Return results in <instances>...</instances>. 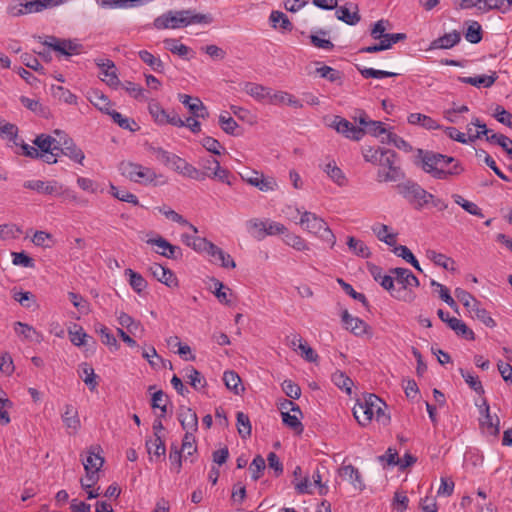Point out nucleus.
<instances>
[{"label": "nucleus", "instance_id": "f257e3e1", "mask_svg": "<svg viewBox=\"0 0 512 512\" xmlns=\"http://www.w3.org/2000/svg\"><path fill=\"white\" fill-rule=\"evenodd\" d=\"M418 158L422 170L437 180H450L464 172L462 164L452 156L419 150Z\"/></svg>", "mask_w": 512, "mask_h": 512}, {"label": "nucleus", "instance_id": "f03ea898", "mask_svg": "<svg viewBox=\"0 0 512 512\" xmlns=\"http://www.w3.org/2000/svg\"><path fill=\"white\" fill-rule=\"evenodd\" d=\"M212 20L210 15L191 9L169 10L154 19L153 27L157 30L179 29L193 24H210Z\"/></svg>", "mask_w": 512, "mask_h": 512}, {"label": "nucleus", "instance_id": "7ed1b4c3", "mask_svg": "<svg viewBox=\"0 0 512 512\" xmlns=\"http://www.w3.org/2000/svg\"><path fill=\"white\" fill-rule=\"evenodd\" d=\"M389 272L394 275V283L396 282L399 285L392 292V297L405 303L414 302L416 294L413 291V287L420 285L418 278L407 268H391Z\"/></svg>", "mask_w": 512, "mask_h": 512}, {"label": "nucleus", "instance_id": "20e7f679", "mask_svg": "<svg viewBox=\"0 0 512 512\" xmlns=\"http://www.w3.org/2000/svg\"><path fill=\"white\" fill-rule=\"evenodd\" d=\"M396 188L398 193L417 210H421L425 207L427 205V199L432 198L431 193L413 181L400 183Z\"/></svg>", "mask_w": 512, "mask_h": 512}, {"label": "nucleus", "instance_id": "39448f33", "mask_svg": "<svg viewBox=\"0 0 512 512\" xmlns=\"http://www.w3.org/2000/svg\"><path fill=\"white\" fill-rule=\"evenodd\" d=\"M397 154L393 150L381 151L379 164L382 169L377 173L379 182H395L404 177L399 166L396 165Z\"/></svg>", "mask_w": 512, "mask_h": 512}, {"label": "nucleus", "instance_id": "423d86ee", "mask_svg": "<svg viewBox=\"0 0 512 512\" xmlns=\"http://www.w3.org/2000/svg\"><path fill=\"white\" fill-rule=\"evenodd\" d=\"M455 296L464 305L470 314H474L473 317L480 320L487 327L493 328L496 326V322L489 315L488 311L481 307L480 302L475 299L469 292L462 288H456Z\"/></svg>", "mask_w": 512, "mask_h": 512}, {"label": "nucleus", "instance_id": "0eeeda50", "mask_svg": "<svg viewBox=\"0 0 512 512\" xmlns=\"http://www.w3.org/2000/svg\"><path fill=\"white\" fill-rule=\"evenodd\" d=\"M119 169L124 177L138 184H149L157 178L152 168L138 163L121 162Z\"/></svg>", "mask_w": 512, "mask_h": 512}, {"label": "nucleus", "instance_id": "6e6552de", "mask_svg": "<svg viewBox=\"0 0 512 512\" xmlns=\"http://www.w3.org/2000/svg\"><path fill=\"white\" fill-rule=\"evenodd\" d=\"M377 405H380V398L375 394L363 395L357 400L353 408V415L361 426H366L371 422Z\"/></svg>", "mask_w": 512, "mask_h": 512}, {"label": "nucleus", "instance_id": "1a4fd4ad", "mask_svg": "<svg viewBox=\"0 0 512 512\" xmlns=\"http://www.w3.org/2000/svg\"><path fill=\"white\" fill-rule=\"evenodd\" d=\"M63 3V0H20V2L11 7L10 11L13 16L37 13L45 9L56 7Z\"/></svg>", "mask_w": 512, "mask_h": 512}, {"label": "nucleus", "instance_id": "9d476101", "mask_svg": "<svg viewBox=\"0 0 512 512\" xmlns=\"http://www.w3.org/2000/svg\"><path fill=\"white\" fill-rule=\"evenodd\" d=\"M33 143L43 155L40 158H43L44 162L48 164H55L57 162L59 153L54 136L40 134L34 139Z\"/></svg>", "mask_w": 512, "mask_h": 512}, {"label": "nucleus", "instance_id": "9b49d317", "mask_svg": "<svg viewBox=\"0 0 512 512\" xmlns=\"http://www.w3.org/2000/svg\"><path fill=\"white\" fill-rule=\"evenodd\" d=\"M24 188L34 190L40 194L52 195V196H60L63 192V184L52 180V181H42V180H29L24 182Z\"/></svg>", "mask_w": 512, "mask_h": 512}, {"label": "nucleus", "instance_id": "f8f14e48", "mask_svg": "<svg viewBox=\"0 0 512 512\" xmlns=\"http://www.w3.org/2000/svg\"><path fill=\"white\" fill-rule=\"evenodd\" d=\"M331 127L346 138L355 141L360 140L364 136L363 129L354 126L350 121L342 118L341 116H334Z\"/></svg>", "mask_w": 512, "mask_h": 512}, {"label": "nucleus", "instance_id": "ddd939ff", "mask_svg": "<svg viewBox=\"0 0 512 512\" xmlns=\"http://www.w3.org/2000/svg\"><path fill=\"white\" fill-rule=\"evenodd\" d=\"M148 244L157 246L156 253L168 259H181L183 256L182 249L179 246L172 245L165 238L158 236L147 240Z\"/></svg>", "mask_w": 512, "mask_h": 512}, {"label": "nucleus", "instance_id": "4468645a", "mask_svg": "<svg viewBox=\"0 0 512 512\" xmlns=\"http://www.w3.org/2000/svg\"><path fill=\"white\" fill-rule=\"evenodd\" d=\"M43 44L65 56L77 54L81 47V45L71 40L58 39L55 36H49Z\"/></svg>", "mask_w": 512, "mask_h": 512}, {"label": "nucleus", "instance_id": "2eb2a0df", "mask_svg": "<svg viewBox=\"0 0 512 512\" xmlns=\"http://www.w3.org/2000/svg\"><path fill=\"white\" fill-rule=\"evenodd\" d=\"M178 420L185 430V433L194 434L198 430V417L195 411L190 407L180 406L178 411Z\"/></svg>", "mask_w": 512, "mask_h": 512}, {"label": "nucleus", "instance_id": "dca6fc26", "mask_svg": "<svg viewBox=\"0 0 512 512\" xmlns=\"http://www.w3.org/2000/svg\"><path fill=\"white\" fill-rule=\"evenodd\" d=\"M149 152L152 153L156 159L161 162L163 165L173 169L177 172V169L179 168L180 164L184 160L183 158L179 157L178 155L171 153L169 151L164 150L161 147H153L151 146L149 148Z\"/></svg>", "mask_w": 512, "mask_h": 512}, {"label": "nucleus", "instance_id": "f3484780", "mask_svg": "<svg viewBox=\"0 0 512 512\" xmlns=\"http://www.w3.org/2000/svg\"><path fill=\"white\" fill-rule=\"evenodd\" d=\"M149 271L155 279H157L159 282L165 284L166 286H168V287H177L178 286V280H177L175 274L170 269H168L158 263H153L149 267Z\"/></svg>", "mask_w": 512, "mask_h": 512}, {"label": "nucleus", "instance_id": "a211bd4d", "mask_svg": "<svg viewBox=\"0 0 512 512\" xmlns=\"http://www.w3.org/2000/svg\"><path fill=\"white\" fill-rule=\"evenodd\" d=\"M179 101L188 107L191 114L197 118H207L209 113L199 98H193L187 94H179Z\"/></svg>", "mask_w": 512, "mask_h": 512}, {"label": "nucleus", "instance_id": "6ab92c4d", "mask_svg": "<svg viewBox=\"0 0 512 512\" xmlns=\"http://www.w3.org/2000/svg\"><path fill=\"white\" fill-rule=\"evenodd\" d=\"M342 322L347 330H350L356 336H362L367 333L369 326L358 317H353L347 310L341 315Z\"/></svg>", "mask_w": 512, "mask_h": 512}, {"label": "nucleus", "instance_id": "aec40b11", "mask_svg": "<svg viewBox=\"0 0 512 512\" xmlns=\"http://www.w3.org/2000/svg\"><path fill=\"white\" fill-rule=\"evenodd\" d=\"M339 475L343 479L348 480L353 485L354 489L362 491L365 488V484L363 482L361 473L352 464L343 465L342 467H340Z\"/></svg>", "mask_w": 512, "mask_h": 512}, {"label": "nucleus", "instance_id": "412c9836", "mask_svg": "<svg viewBox=\"0 0 512 512\" xmlns=\"http://www.w3.org/2000/svg\"><path fill=\"white\" fill-rule=\"evenodd\" d=\"M324 219L318 217L315 213L304 211L301 215L299 224L308 232L318 234L325 225Z\"/></svg>", "mask_w": 512, "mask_h": 512}, {"label": "nucleus", "instance_id": "4be33fe9", "mask_svg": "<svg viewBox=\"0 0 512 512\" xmlns=\"http://www.w3.org/2000/svg\"><path fill=\"white\" fill-rule=\"evenodd\" d=\"M96 64L101 69V73L104 75V78L102 79L103 81H105L111 87H116L120 84L113 61L109 59H99L96 61Z\"/></svg>", "mask_w": 512, "mask_h": 512}, {"label": "nucleus", "instance_id": "5701e85b", "mask_svg": "<svg viewBox=\"0 0 512 512\" xmlns=\"http://www.w3.org/2000/svg\"><path fill=\"white\" fill-rule=\"evenodd\" d=\"M461 41V34L457 30L446 33L441 37L434 39L430 43L429 50L434 49H451Z\"/></svg>", "mask_w": 512, "mask_h": 512}, {"label": "nucleus", "instance_id": "b1692460", "mask_svg": "<svg viewBox=\"0 0 512 512\" xmlns=\"http://www.w3.org/2000/svg\"><path fill=\"white\" fill-rule=\"evenodd\" d=\"M243 91L257 101L267 100L270 103L272 90L261 84L246 82L243 86Z\"/></svg>", "mask_w": 512, "mask_h": 512}, {"label": "nucleus", "instance_id": "393cba45", "mask_svg": "<svg viewBox=\"0 0 512 512\" xmlns=\"http://www.w3.org/2000/svg\"><path fill=\"white\" fill-rule=\"evenodd\" d=\"M100 447H91L87 452V457L83 459L85 472L98 473L103 466L104 459L99 454Z\"/></svg>", "mask_w": 512, "mask_h": 512}, {"label": "nucleus", "instance_id": "a878e982", "mask_svg": "<svg viewBox=\"0 0 512 512\" xmlns=\"http://www.w3.org/2000/svg\"><path fill=\"white\" fill-rule=\"evenodd\" d=\"M147 452L150 455V461H157L161 458L164 459L166 453V446L161 436L153 437L146 440Z\"/></svg>", "mask_w": 512, "mask_h": 512}, {"label": "nucleus", "instance_id": "bb28decb", "mask_svg": "<svg viewBox=\"0 0 512 512\" xmlns=\"http://www.w3.org/2000/svg\"><path fill=\"white\" fill-rule=\"evenodd\" d=\"M62 420L66 428L71 429L73 433L77 432L80 428L81 424L77 409L71 404L65 405V410L62 414Z\"/></svg>", "mask_w": 512, "mask_h": 512}, {"label": "nucleus", "instance_id": "cd10ccee", "mask_svg": "<svg viewBox=\"0 0 512 512\" xmlns=\"http://www.w3.org/2000/svg\"><path fill=\"white\" fill-rule=\"evenodd\" d=\"M498 76L496 72H493L491 75H478L474 77H460V82L464 84H469L475 87H491L495 81L497 80Z\"/></svg>", "mask_w": 512, "mask_h": 512}, {"label": "nucleus", "instance_id": "c85d7f7f", "mask_svg": "<svg viewBox=\"0 0 512 512\" xmlns=\"http://www.w3.org/2000/svg\"><path fill=\"white\" fill-rule=\"evenodd\" d=\"M372 231L380 241L389 246H395L397 234L390 232L389 226L376 223L372 226Z\"/></svg>", "mask_w": 512, "mask_h": 512}, {"label": "nucleus", "instance_id": "c756f323", "mask_svg": "<svg viewBox=\"0 0 512 512\" xmlns=\"http://www.w3.org/2000/svg\"><path fill=\"white\" fill-rule=\"evenodd\" d=\"M407 120L409 124L420 125L427 130H436L441 127L433 118L421 113H411Z\"/></svg>", "mask_w": 512, "mask_h": 512}, {"label": "nucleus", "instance_id": "7c9ffc66", "mask_svg": "<svg viewBox=\"0 0 512 512\" xmlns=\"http://www.w3.org/2000/svg\"><path fill=\"white\" fill-rule=\"evenodd\" d=\"M286 103L287 105L299 109L302 108V103L292 94L284 91H279L271 94L270 104Z\"/></svg>", "mask_w": 512, "mask_h": 512}, {"label": "nucleus", "instance_id": "2f4dec72", "mask_svg": "<svg viewBox=\"0 0 512 512\" xmlns=\"http://www.w3.org/2000/svg\"><path fill=\"white\" fill-rule=\"evenodd\" d=\"M448 326L460 337L467 340H474V332L460 319L452 318L448 321Z\"/></svg>", "mask_w": 512, "mask_h": 512}, {"label": "nucleus", "instance_id": "473e14b6", "mask_svg": "<svg viewBox=\"0 0 512 512\" xmlns=\"http://www.w3.org/2000/svg\"><path fill=\"white\" fill-rule=\"evenodd\" d=\"M139 58L147 64L154 72L163 73L164 63L159 57H155L152 53L147 50H141L138 52Z\"/></svg>", "mask_w": 512, "mask_h": 512}, {"label": "nucleus", "instance_id": "72a5a7b5", "mask_svg": "<svg viewBox=\"0 0 512 512\" xmlns=\"http://www.w3.org/2000/svg\"><path fill=\"white\" fill-rule=\"evenodd\" d=\"M426 256L435 265L440 266L446 270H454L453 265L455 264V261L452 258L442 253H438L435 250H427Z\"/></svg>", "mask_w": 512, "mask_h": 512}, {"label": "nucleus", "instance_id": "f704fd0d", "mask_svg": "<svg viewBox=\"0 0 512 512\" xmlns=\"http://www.w3.org/2000/svg\"><path fill=\"white\" fill-rule=\"evenodd\" d=\"M95 331L99 334L104 345H107L111 350L116 351L119 349V343L117 339L106 326L103 324H97L95 326Z\"/></svg>", "mask_w": 512, "mask_h": 512}, {"label": "nucleus", "instance_id": "c9c22d12", "mask_svg": "<svg viewBox=\"0 0 512 512\" xmlns=\"http://www.w3.org/2000/svg\"><path fill=\"white\" fill-rule=\"evenodd\" d=\"M177 173L183 175L184 177H188L190 179L202 181L206 179L205 172H201L199 169L188 163L185 159L180 164L177 169Z\"/></svg>", "mask_w": 512, "mask_h": 512}, {"label": "nucleus", "instance_id": "e433bc0d", "mask_svg": "<svg viewBox=\"0 0 512 512\" xmlns=\"http://www.w3.org/2000/svg\"><path fill=\"white\" fill-rule=\"evenodd\" d=\"M347 245L351 252L356 256L362 258H369L371 255L370 249L368 246L362 241L353 236H349L347 238Z\"/></svg>", "mask_w": 512, "mask_h": 512}, {"label": "nucleus", "instance_id": "4c0bfd02", "mask_svg": "<svg viewBox=\"0 0 512 512\" xmlns=\"http://www.w3.org/2000/svg\"><path fill=\"white\" fill-rule=\"evenodd\" d=\"M124 273L128 276L129 285L136 293L140 294L146 289L147 281L140 273L135 272L130 268L126 269Z\"/></svg>", "mask_w": 512, "mask_h": 512}, {"label": "nucleus", "instance_id": "58836bf2", "mask_svg": "<svg viewBox=\"0 0 512 512\" xmlns=\"http://www.w3.org/2000/svg\"><path fill=\"white\" fill-rule=\"evenodd\" d=\"M14 330L18 335L23 336L24 339L29 341L36 340L39 342L42 339L41 334L37 332L32 326L26 323L16 322L14 325Z\"/></svg>", "mask_w": 512, "mask_h": 512}, {"label": "nucleus", "instance_id": "ea45409f", "mask_svg": "<svg viewBox=\"0 0 512 512\" xmlns=\"http://www.w3.org/2000/svg\"><path fill=\"white\" fill-rule=\"evenodd\" d=\"M452 199L456 204L461 206L469 214L477 216L479 218L484 217L481 208L476 203L466 200L459 194H453Z\"/></svg>", "mask_w": 512, "mask_h": 512}, {"label": "nucleus", "instance_id": "a19ab883", "mask_svg": "<svg viewBox=\"0 0 512 512\" xmlns=\"http://www.w3.org/2000/svg\"><path fill=\"white\" fill-rule=\"evenodd\" d=\"M316 73L321 77L325 78L332 83H342L343 74L341 71L334 69L330 66L323 65L316 68Z\"/></svg>", "mask_w": 512, "mask_h": 512}, {"label": "nucleus", "instance_id": "79ce46f5", "mask_svg": "<svg viewBox=\"0 0 512 512\" xmlns=\"http://www.w3.org/2000/svg\"><path fill=\"white\" fill-rule=\"evenodd\" d=\"M80 377H82L83 382L89 387L91 391H94L98 385L96 381V374L94 373V369L88 363H82L80 365Z\"/></svg>", "mask_w": 512, "mask_h": 512}, {"label": "nucleus", "instance_id": "37998d69", "mask_svg": "<svg viewBox=\"0 0 512 512\" xmlns=\"http://www.w3.org/2000/svg\"><path fill=\"white\" fill-rule=\"evenodd\" d=\"M185 459L193 456L197 452L196 439L194 434L185 433L182 439L181 448L179 449Z\"/></svg>", "mask_w": 512, "mask_h": 512}, {"label": "nucleus", "instance_id": "c03bdc74", "mask_svg": "<svg viewBox=\"0 0 512 512\" xmlns=\"http://www.w3.org/2000/svg\"><path fill=\"white\" fill-rule=\"evenodd\" d=\"M237 430L242 439H247L251 436V423L247 414L244 412H237Z\"/></svg>", "mask_w": 512, "mask_h": 512}, {"label": "nucleus", "instance_id": "a18cd8bd", "mask_svg": "<svg viewBox=\"0 0 512 512\" xmlns=\"http://www.w3.org/2000/svg\"><path fill=\"white\" fill-rule=\"evenodd\" d=\"M165 48L171 53L180 57H186L190 52V48L179 42L177 39L167 38L163 41Z\"/></svg>", "mask_w": 512, "mask_h": 512}, {"label": "nucleus", "instance_id": "49530a36", "mask_svg": "<svg viewBox=\"0 0 512 512\" xmlns=\"http://www.w3.org/2000/svg\"><path fill=\"white\" fill-rule=\"evenodd\" d=\"M336 16L339 20L348 25H355L360 21L358 11L351 12L346 6H340L336 10Z\"/></svg>", "mask_w": 512, "mask_h": 512}, {"label": "nucleus", "instance_id": "de8ad7c7", "mask_svg": "<svg viewBox=\"0 0 512 512\" xmlns=\"http://www.w3.org/2000/svg\"><path fill=\"white\" fill-rule=\"evenodd\" d=\"M284 243L297 251L309 250V245L301 236L294 233H286L284 236Z\"/></svg>", "mask_w": 512, "mask_h": 512}, {"label": "nucleus", "instance_id": "09e8293b", "mask_svg": "<svg viewBox=\"0 0 512 512\" xmlns=\"http://www.w3.org/2000/svg\"><path fill=\"white\" fill-rule=\"evenodd\" d=\"M186 378L189 384L195 389L200 390L206 386V380L202 374L194 367H189L186 370Z\"/></svg>", "mask_w": 512, "mask_h": 512}, {"label": "nucleus", "instance_id": "8fccbe9b", "mask_svg": "<svg viewBox=\"0 0 512 512\" xmlns=\"http://www.w3.org/2000/svg\"><path fill=\"white\" fill-rule=\"evenodd\" d=\"M270 22L272 23V26L276 28L278 25L283 29L287 31H291L293 28L292 23L288 19L287 15L280 11H272L270 14Z\"/></svg>", "mask_w": 512, "mask_h": 512}, {"label": "nucleus", "instance_id": "3c124183", "mask_svg": "<svg viewBox=\"0 0 512 512\" xmlns=\"http://www.w3.org/2000/svg\"><path fill=\"white\" fill-rule=\"evenodd\" d=\"M159 211L163 215H165V217L168 218L169 220L179 223L181 225L188 226L193 231L194 234L198 233L197 227H195L193 224L189 223L182 215H180L176 211H174L172 209H167L166 207L160 208Z\"/></svg>", "mask_w": 512, "mask_h": 512}, {"label": "nucleus", "instance_id": "603ef678", "mask_svg": "<svg viewBox=\"0 0 512 512\" xmlns=\"http://www.w3.org/2000/svg\"><path fill=\"white\" fill-rule=\"evenodd\" d=\"M122 87L134 99L138 101L148 100L145 90L140 85L131 81H126L122 84Z\"/></svg>", "mask_w": 512, "mask_h": 512}, {"label": "nucleus", "instance_id": "864d4df0", "mask_svg": "<svg viewBox=\"0 0 512 512\" xmlns=\"http://www.w3.org/2000/svg\"><path fill=\"white\" fill-rule=\"evenodd\" d=\"M206 178L216 179L222 183H226L228 185H232L230 181L231 173L226 168H222L220 163H216V166L213 168L212 172H205Z\"/></svg>", "mask_w": 512, "mask_h": 512}, {"label": "nucleus", "instance_id": "5fc2aeb1", "mask_svg": "<svg viewBox=\"0 0 512 512\" xmlns=\"http://www.w3.org/2000/svg\"><path fill=\"white\" fill-rule=\"evenodd\" d=\"M148 110L157 124L163 125L168 112L155 100H150Z\"/></svg>", "mask_w": 512, "mask_h": 512}, {"label": "nucleus", "instance_id": "6e6d98bb", "mask_svg": "<svg viewBox=\"0 0 512 512\" xmlns=\"http://www.w3.org/2000/svg\"><path fill=\"white\" fill-rule=\"evenodd\" d=\"M282 421L298 435H300L304 430V427L296 414L291 415L288 411H282Z\"/></svg>", "mask_w": 512, "mask_h": 512}, {"label": "nucleus", "instance_id": "4d7b16f0", "mask_svg": "<svg viewBox=\"0 0 512 512\" xmlns=\"http://www.w3.org/2000/svg\"><path fill=\"white\" fill-rule=\"evenodd\" d=\"M167 402L168 396L162 390H158L152 395L151 407L160 409L161 414L159 416L164 417L167 412Z\"/></svg>", "mask_w": 512, "mask_h": 512}, {"label": "nucleus", "instance_id": "13d9d810", "mask_svg": "<svg viewBox=\"0 0 512 512\" xmlns=\"http://www.w3.org/2000/svg\"><path fill=\"white\" fill-rule=\"evenodd\" d=\"M111 194L120 201L130 203L132 205H138L139 201L136 195L130 193L127 190L118 189L113 184L110 185Z\"/></svg>", "mask_w": 512, "mask_h": 512}, {"label": "nucleus", "instance_id": "bf43d9fd", "mask_svg": "<svg viewBox=\"0 0 512 512\" xmlns=\"http://www.w3.org/2000/svg\"><path fill=\"white\" fill-rule=\"evenodd\" d=\"M287 228L285 225L275 221H265L264 233L262 235H256L258 239H263L267 235H278V234H286Z\"/></svg>", "mask_w": 512, "mask_h": 512}, {"label": "nucleus", "instance_id": "052dcab7", "mask_svg": "<svg viewBox=\"0 0 512 512\" xmlns=\"http://www.w3.org/2000/svg\"><path fill=\"white\" fill-rule=\"evenodd\" d=\"M465 39L477 44L482 40V27L477 21H472L465 32Z\"/></svg>", "mask_w": 512, "mask_h": 512}, {"label": "nucleus", "instance_id": "680f3d73", "mask_svg": "<svg viewBox=\"0 0 512 512\" xmlns=\"http://www.w3.org/2000/svg\"><path fill=\"white\" fill-rule=\"evenodd\" d=\"M183 455L176 444H171L169 452V461L171 464V470L175 473H180L182 469Z\"/></svg>", "mask_w": 512, "mask_h": 512}, {"label": "nucleus", "instance_id": "e2e57ef3", "mask_svg": "<svg viewBox=\"0 0 512 512\" xmlns=\"http://www.w3.org/2000/svg\"><path fill=\"white\" fill-rule=\"evenodd\" d=\"M487 141L497 143L501 146L512 160V140L503 134H492L487 136Z\"/></svg>", "mask_w": 512, "mask_h": 512}, {"label": "nucleus", "instance_id": "0e129e2a", "mask_svg": "<svg viewBox=\"0 0 512 512\" xmlns=\"http://www.w3.org/2000/svg\"><path fill=\"white\" fill-rule=\"evenodd\" d=\"M333 383L347 394H351L353 381L343 372L337 371L332 375Z\"/></svg>", "mask_w": 512, "mask_h": 512}, {"label": "nucleus", "instance_id": "69168bd1", "mask_svg": "<svg viewBox=\"0 0 512 512\" xmlns=\"http://www.w3.org/2000/svg\"><path fill=\"white\" fill-rule=\"evenodd\" d=\"M459 371L461 376L464 378L465 382L472 390H474L479 395L484 394V388L477 376L472 375L471 373L462 368H460Z\"/></svg>", "mask_w": 512, "mask_h": 512}, {"label": "nucleus", "instance_id": "338daca9", "mask_svg": "<svg viewBox=\"0 0 512 512\" xmlns=\"http://www.w3.org/2000/svg\"><path fill=\"white\" fill-rule=\"evenodd\" d=\"M365 133H369L375 137H387V133H390L381 121L370 120L366 128H362Z\"/></svg>", "mask_w": 512, "mask_h": 512}, {"label": "nucleus", "instance_id": "774afa93", "mask_svg": "<svg viewBox=\"0 0 512 512\" xmlns=\"http://www.w3.org/2000/svg\"><path fill=\"white\" fill-rule=\"evenodd\" d=\"M223 381L229 390L233 391L235 394H239L241 378L236 372L226 371L223 375Z\"/></svg>", "mask_w": 512, "mask_h": 512}]
</instances>
